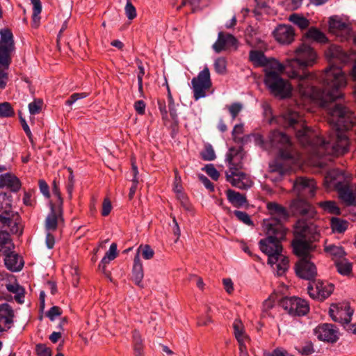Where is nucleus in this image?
I'll return each mask as SVG.
<instances>
[{
	"label": "nucleus",
	"instance_id": "nucleus-48",
	"mask_svg": "<svg viewBox=\"0 0 356 356\" xmlns=\"http://www.w3.org/2000/svg\"><path fill=\"white\" fill-rule=\"evenodd\" d=\"M201 157L204 161H213L215 159L216 154L210 144L205 145L204 150L201 152Z\"/></svg>",
	"mask_w": 356,
	"mask_h": 356
},
{
	"label": "nucleus",
	"instance_id": "nucleus-29",
	"mask_svg": "<svg viewBox=\"0 0 356 356\" xmlns=\"http://www.w3.org/2000/svg\"><path fill=\"white\" fill-rule=\"evenodd\" d=\"M15 249V245L7 231H0V252L2 254Z\"/></svg>",
	"mask_w": 356,
	"mask_h": 356
},
{
	"label": "nucleus",
	"instance_id": "nucleus-17",
	"mask_svg": "<svg viewBox=\"0 0 356 356\" xmlns=\"http://www.w3.org/2000/svg\"><path fill=\"white\" fill-rule=\"evenodd\" d=\"M309 259H300L296 264L295 269L296 275L299 277L310 282L314 280L317 272L315 265Z\"/></svg>",
	"mask_w": 356,
	"mask_h": 356
},
{
	"label": "nucleus",
	"instance_id": "nucleus-5",
	"mask_svg": "<svg viewBox=\"0 0 356 356\" xmlns=\"http://www.w3.org/2000/svg\"><path fill=\"white\" fill-rule=\"evenodd\" d=\"M324 179L323 186L327 191H334L339 199L346 206H356V184L348 179Z\"/></svg>",
	"mask_w": 356,
	"mask_h": 356
},
{
	"label": "nucleus",
	"instance_id": "nucleus-60",
	"mask_svg": "<svg viewBox=\"0 0 356 356\" xmlns=\"http://www.w3.org/2000/svg\"><path fill=\"white\" fill-rule=\"evenodd\" d=\"M31 1L33 4V18L35 20L42 12V4L40 0H31Z\"/></svg>",
	"mask_w": 356,
	"mask_h": 356
},
{
	"label": "nucleus",
	"instance_id": "nucleus-33",
	"mask_svg": "<svg viewBox=\"0 0 356 356\" xmlns=\"http://www.w3.org/2000/svg\"><path fill=\"white\" fill-rule=\"evenodd\" d=\"M305 37L318 43H326L327 38L320 30L315 27L310 28L305 34Z\"/></svg>",
	"mask_w": 356,
	"mask_h": 356
},
{
	"label": "nucleus",
	"instance_id": "nucleus-54",
	"mask_svg": "<svg viewBox=\"0 0 356 356\" xmlns=\"http://www.w3.org/2000/svg\"><path fill=\"white\" fill-rule=\"evenodd\" d=\"M297 350L303 355H309L314 352L313 344L311 341H306L300 348H296Z\"/></svg>",
	"mask_w": 356,
	"mask_h": 356
},
{
	"label": "nucleus",
	"instance_id": "nucleus-49",
	"mask_svg": "<svg viewBox=\"0 0 356 356\" xmlns=\"http://www.w3.org/2000/svg\"><path fill=\"white\" fill-rule=\"evenodd\" d=\"M235 216L237 218L238 220L243 222L244 224L253 226L254 223L250 218V216L245 211H241L238 210H236L234 211Z\"/></svg>",
	"mask_w": 356,
	"mask_h": 356
},
{
	"label": "nucleus",
	"instance_id": "nucleus-15",
	"mask_svg": "<svg viewBox=\"0 0 356 356\" xmlns=\"http://www.w3.org/2000/svg\"><path fill=\"white\" fill-rule=\"evenodd\" d=\"M315 179H294L293 191L300 198H310L315 195L316 189Z\"/></svg>",
	"mask_w": 356,
	"mask_h": 356
},
{
	"label": "nucleus",
	"instance_id": "nucleus-6",
	"mask_svg": "<svg viewBox=\"0 0 356 356\" xmlns=\"http://www.w3.org/2000/svg\"><path fill=\"white\" fill-rule=\"evenodd\" d=\"M243 149L242 147L238 149L230 148L229 152L226 154L225 161L228 165V170L225 172L227 179L238 177V178H245L247 174L243 169L241 159L243 156Z\"/></svg>",
	"mask_w": 356,
	"mask_h": 356
},
{
	"label": "nucleus",
	"instance_id": "nucleus-32",
	"mask_svg": "<svg viewBox=\"0 0 356 356\" xmlns=\"http://www.w3.org/2000/svg\"><path fill=\"white\" fill-rule=\"evenodd\" d=\"M6 289L15 294V300L19 304L24 302V289L18 283L7 284L6 285Z\"/></svg>",
	"mask_w": 356,
	"mask_h": 356
},
{
	"label": "nucleus",
	"instance_id": "nucleus-22",
	"mask_svg": "<svg viewBox=\"0 0 356 356\" xmlns=\"http://www.w3.org/2000/svg\"><path fill=\"white\" fill-rule=\"evenodd\" d=\"M266 207L273 217L270 219L264 220V222L276 220L280 225H283L282 221L286 220L289 217L286 208L274 202H268Z\"/></svg>",
	"mask_w": 356,
	"mask_h": 356
},
{
	"label": "nucleus",
	"instance_id": "nucleus-52",
	"mask_svg": "<svg viewBox=\"0 0 356 356\" xmlns=\"http://www.w3.org/2000/svg\"><path fill=\"white\" fill-rule=\"evenodd\" d=\"M124 11L127 17L130 20L134 19L136 17L137 14L136 8L131 3L130 0H127V2L124 8Z\"/></svg>",
	"mask_w": 356,
	"mask_h": 356
},
{
	"label": "nucleus",
	"instance_id": "nucleus-55",
	"mask_svg": "<svg viewBox=\"0 0 356 356\" xmlns=\"http://www.w3.org/2000/svg\"><path fill=\"white\" fill-rule=\"evenodd\" d=\"M255 144L264 149H269V140L266 141L263 136L259 134L252 135Z\"/></svg>",
	"mask_w": 356,
	"mask_h": 356
},
{
	"label": "nucleus",
	"instance_id": "nucleus-28",
	"mask_svg": "<svg viewBox=\"0 0 356 356\" xmlns=\"http://www.w3.org/2000/svg\"><path fill=\"white\" fill-rule=\"evenodd\" d=\"M227 197L228 201L234 207H241L248 203L246 197L244 195L241 194L238 192H236L234 190L228 189L226 191Z\"/></svg>",
	"mask_w": 356,
	"mask_h": 356
},
{
	"label": "nucleus",
	"instance_id": "nucleus-18",
	"mask_svg": "<svg viewBox=\"0 0 356 356\" xmlns=\"http://www.w3.org/2000/svg\"><path fill=\"white\" fill-rule=\"evenodd\" d=\"M314 333L317 338L323 341L334 343L338 339V331L332 324L325 323L316 327Z\"/></svg>",
	"mask_w": 356,
	"mask_h": 356
},
{
	"label": "nucleus",
	"instance_id": "nucleus-58",
	"mask_svg": "<svg viewBox=\"0 0 356 356\" xmlns=\"http://www.w3.org/2000/svg\"><path fill=\"white\" fill-rule=\"evenodd\" d=\"M202 170L204 171L211 178H218L220 176L218 171L213 164L206 165L202 168Z\"/></svg>",
	"mask_w": 356,
	"mask_h": 356
},
{
	"label": "nucleus",
	"instance_id": "nucleus-41",
	"mask_svg": "<svg viewBox=\"0 0 356 356\" xmlns=\"http://www.w3.org/2000/svg\"><path fill=\"white\" fill-rule=\"evenodd\" d=\"M226 48H227V46L225 39V34L222 32H220L216 42L213 44V49L216 53H220Z\"/></svg>",
	"mask_w": 356,
	"mask_h": 356
},
{
	"label": "nucleus",
	"instance_id": "nucleus-2",
	"mask_svg": "<svg viewBox=\"0 0 356 356\" xmlns=\"http://www.w3.org/2000/svg\"><path fill=\"white\" fill-rule=\"evenodd\" d=\"M268 138L269 149L273 148L279 152V158L269 165L270 171L281 176L291 175L298 156L293 151L289 136L279 130H273L270 133Z\"/></svg>",
	"mask_w": 356,
	"mask_h": 356
},
{
	"label": "nucleus",
	"instance_id": "nucleus-56",
	"mask_svg": "<svg viewBox=\"0 0 356 356\" xmlns=\"http://www.w3.org/2000/svg\"><path fill=\"white\" fill-rule=\"evenodd\" d=\"M302 0H284L283 4L287 10H295L299 8Z\"/></svg>",
	"mask_w": 356,
	"mask_h": 356
},
{
	"label": "nucleus",
	"instance_id": "nucleus-39",
	"mask_svg": "<svg viewBox=\"0 0 356 356\" xmlns=\"http://www.w3.org/2000/svg\"><path fill=\"white\" fill-rule=\"evenodd\" d=\"M134 349L136 356H143V343L140 333L134 330L133 332Z\"/></svg>",
	"mask_w": 356,
	"mask_h": 356
},
{
	"label": "nucleus",
	"instance_id": "nucleus-3",
	"mask_svg": "<svg viewBox=\"0 0 356 356\" xmlns=\"http://www.w3.org/2000/svg\"><path fill=\"white\" fill-rule=\"evenodd\" d=\"M263 227L266 236L259 241V247L268 256V264L273 266L282 256L281 242L285 238L286 232L284 225H280L276 220L264 221Z\"/></svg>",
	"mask_w": 356,
	"mask_h": 356
},
{
	"label": "nucleus",
	"instance_id": "nucleus-40",
	"mask_svg": "<svg viewBox=\"0 0 356 356\" xmlns=\"http://www.w3.org/2000/svg\"><path fill=\"white\" fill-rule=\"evenodd\" d=\"M231 184L239 189L247 190L252 187L253 181L252 179H227Z\"/></svg>",
	"mask_w": 356,
	"mask_h": 356
},
{
	"label": "nucleus",
	"instance_id": "nucleus-50",
	"mask_svg": "<svg viewBox=\"0 0 356 356\" xmlns=\"http://www.w3.org/2000/svg\"><path fill=\"white\" fill-rule=\"evenodd\" d=\"M227 108L232 116V120H234L241 111L243 105L241 103L234 102L229 106H227Z\"/></svg>",
	"mask_w": 356,
	"mask_h": 356
},
{
	"label": "nucleus",
	"instance_id": "nucleus-30",
	"mask_svg": "<svg viewBox=\"0 0 356 356\" xmlns=\"http://www.w3.org/2000/svg\"><path fill=\"white\" fill-rule=\"evenodd\" d=\"M348 225L349 222L343 218L332 217L330 220V227L334 233H344L347 230Z\"/></svg>",
	"mask_w": 356,
	"mask_h": 356
},
{
	"label": "nucleus",
	"instance_id": "nucleus-20",
	"mask_svg": "<svg viewBox=\"0 0 356 356\" xmlns=\"http://www.w3.org/2000/svg\"><path fill=\"white\" fill-rule=\"evenodd\" d=\"M15 317L12 307L8 303L0 305V332H4L11 327Z\"/></svg>",
	"mask_w": 356,
	"mask_h": 356
},
{
	"label": "nucleus",
	"instance_id": "nucleus-34",
	"mask_svg": "<svg viewBox=\"0 0 356 356\" xmlns=\"http://www.w3.org/2000/svg\"><path fill=\"white\" fill-rule=\"evenodd\" d=\"M11 197L6 193H0V214L13 212Z\"/></svg>",
	"mask_w": 356,
	"mask_h": 356
},
{
	"label": "nucleus",
	"instance_id": "nucleus-19",
	"mask_svg": "<svg viewBox=\"0 0 356 356\" xmlns=\"http://www.w3.org/2000/svg\"><path fill=\"white\" fill-rule=\"evenodd\" d=\"M329 31L337 36L346 38L349 35L350 28V25L343 21L341 17L333 16L330 18Z\"/></svg>",
	"mask_w": 356,
	"mask_h": 356
},
{
	"label": "nucleus",
	"instance_id": "nucleus-35",
	"mask_svg": "<svg viewBox=\"0 0 356 356\" xmlns=\"http://www.w3.org/2000/svg\"><path fill=\"white\" fill-rule=\"evenodd\" d=\"M21 186L20 179H0V188H6L11 192H17Z\"/></svg>",
	"mask_w": 356,
	"mask_h": 356
},
{
	"label": "nucleus",
	"instance_id": "nucleus-43",
	"mask_svg": "<svg viewBox=\"0 0 356 356\" xmlns=\"http://www.w3.org/2000/svg\"><path fill=\"white\" fill-rule=\"evenodd\" d=\"M289 259L282 254L279 261L275 264H277V273L278 275H282L286 272L289 268Z\"/></svg>",
	"mask_w": 356,
	"mask_h": 356
},
{
	"label": "nucleus",
	"instance_id": "nucleus-4",
	"mask_svg": "<svg viewBox=\"0 0 356 356\" xmlns=\"http://www.w3.org/2000/svg\"><path fill=\"white\" fill-rule=\"evenodd\" d=\"M287 74L286 64L273 62L267 69H264V83L270 92L275 97L285 99L291 95L292 86L291 83L282 77L284 72Z\"/></svg>",
	"mask_w": 356,
	"mask_h": 356
},
{
	"label": "nucleus",
	"instance_id": "nucleus-31",
	"mask_svg": "<svg viewBox=\"0 0 356 356\" xmlns=\"http://www.w3.org/2000/svg\"><path fill=\"white\" fill-rule=\"evenodd\" d=\"M324 251L327 254L339 259L342 258L346 254L342 246L327 243V241L324 244Z\"/></svg>",
	"mask_w": 356,
	"mask_h": 356
},
{
	"label": "nucleus",
	"instance_id": "nucleus-21",
	"mask_svg": "<svg viewBox=\"0 0 356 356\" xmlns=\"http://www.w3.org/2000/svg\"><path fill=\"white\" fill-rule=\"evenodd\" d=\"M275 40L280 44H288L294 40V30L289 25L280 24L273 31Z\"/></svg>",
	"mask_w": 356,
	"mask_h": 356
},
{
	"label": "nucleus",
	"instance_id": "nucleus-24",
	"mask_svg": "<svg viewBox=\"0 0 356 356\" xmlns=\"http://www.w3.org/2000/svg\"><path fill=\"white\" fill-rule=\"evenodd\" d=\"M249 60L256 67H264V69L270 67L273 62H279L275 58H267L264 53L259 50H251L249 52Z\"/></svg>",
	"mask_w": 356,
	"mask_h": 356
},
{
	"label": "nucleus",
	"instance_id": "nucleus-26",
	"mask_svg": "<svg viewBox=\"0 0 356 356\" xmlns=\"http://www.w3.org/2000/svg\"><path fill=\"white\" fill-rule=\"evenodd\" d=\"M144 277L143 267L138 254H136L134 259V265L132 268V280L135 284L140 288H143V279Z\"/></svg>",
	"mask_w": 356,
	"mask_h": 356
},
{
	"label": "nucleus",
	"instance_id": "nucleus-10",
	"mask_svg": "<svg viewBox=\"0 0 356 356\" xmlns=\"http://www.w3.org/2000/svg\"><path fill=\"white\" fill-rule=\"evenodd\" d=\"M334 286L332 283L321 280H314L309 282L307 292L309 296L314 300L323 301L334 291Z\"/></svg>",
	"mask_w": 356,
	"mask_h": 356
},
{
	"label": "nucleus",
	"instance_id": "nucleus-27",
	"mask_svg": "<svg viewBox=\"0 0 356 356\" xmlns=\"http://www.w3.org/2000/svg\"><path fill=\"white\" fill-rule=\"evenodd\" d=\"M326 57L330 60L337 59L340 63H346L348 56L346 52L343 51L341 47L337 45H330L325 51Z\"/></svg>",
	"mask_w": 356,
	"mask_h": 356
},
{
	"label": "nucleus",
	"instance_id": "nucleus-61",
	"mask_svg": "<svg viewBox=\"0 0 356 356\" xmlns=\"http://www.w3.org/2000/svg\"><path fill=\"white\" fill-rule=\"evenodd\" d=\"M61 309L58 306H54L47 313V316L51 320L54 321L56 316L61 314Z\"/></svg>",
	"mask_w": 356,
	"mask_h": 356
},
{
	"label": "nucleus",
	"instance_id": "nucleus-38",
	"mask_svg": "<svg viewBox=\"0 0 356 356\" xmlns=\"http://www.w3.org/2000/svg\"><path fill=\"white\" fill-rule=\"evenodd\" d=\"M290 22L298 26L300 29H305L309 26V22L308 19L298 14L293 13L289 17Z\"/></svg>",
	"mask_w": 356,
	"mask_h": 356
},
{
	"label": "nucleus",
	"instance_id": "nucleus-42",
	"mask_svg": "<svg viewBox=\"0 0 356 356\" xmlns=\"http://www.w3.org/2000/svg\"><path fill=\"white\" fill-rule=\"evenodd\" d=\"M15 115V111L8 102L0 103V118H10Z\"/></svg>",
	"mask_w": 356,
	"mask_h": 356
},
{
	"label": "nucleus",
	"instance_id": "nucleus-16",
	"mask_svg": "<svg viewBox=\"0 0 356 356\" xmlns=\"http://www.w3.org/2000/svg\"><path fill=\"white\" fill-rule=\"evenodd\" d=\"M291 245L293 253L300 259H310L311 253L316 249V245L313 243L297 237L292 241Z\"/></svg>",
	"mask_w": 356,
	"mask_h": 356
},
{
	"label": "nucleus",
	"instance_id": "nucleus-13",
	"mask_svg": "<svg viewBox=\"0 0 356 356\" xmlns=\"http://www.w3.org/2000/svg\"><path fill=\"white\" fill-rule=\"evenodd\" d=\"M289 210L293 216H300L307 218H314L316 214L314 207L306 200L300 197L291 201Z\"/></svg>",
	"mask_w": 356,
	"mask_h": 356
},
{
	"label": "nucleus",
	"instance_id": "nucleus-59",
	"mask_svg": "<svg viewBox=\"0 0 356 356\" xmlns=\"http://www.w3.org/2000/svg\"><path fill=\"white\" fill-rule=\"evenodd\" d=\"M264 356H294L283 348H276L270 353H264Z\"/></svg>",
	"mask_w": 356,
	"mask_h": 356
},
{
	"label": "nucleus",
	"instance_id": "nucleus-37",
	"mask_svg": "<svg viewBox=\"0 0 356 356\" xmlns=\"http://www.w3.org/2000/svg\"><path fill=\"white\" fill-rule=\"evenodd\" d=\"M319 206L323 209L324 211L331 214L339 215L341 213L340 208L337 206L334 201H324L319 203Z\"/></svg>",
	"mask_w": 356,
	"mask_h": 356
},
{
	"label": "nucleus",
	"instance_id": "nucleus-23",
	"mask_svg": "<svg viewBox=\"0 0 356 356\" xmlns=\"http://www.w3.org/2000/svg\"><path fill=\"white\" fill-rule=\"evenodd\" d=\"M63 221V209L60 205L57 209L54 204H51V211L45 220V228L47 231H55L57 229L59 221Z\"/></svg>",
	"mask_w": 356,
	"mask_h": 356
},
{
	"label": "nucleus",
	"instance_id": "nucleus-25",
	"mask_svg": "<svg viewBox=\"0 0 356 356\" xmlns=\"http://www.w3.org/2000/svg\"><path fill=\"white\" fill-rule=\"evenodd\" d=\"M6 267L13 272L20 271L24 266L22 258L13 250L3 254Z\"/></svg>",
	"mask_w": 356,
	"mask_h": 356
},
{
	"label": "nucleus",
	"instance_id": "nucleus-44",
	"mask_svg": "<svg viewBox=\"0 0 356 356\" xmlns=\"http://www.w3.org/2000/svg\"><path fill=\"white\" fill-rule=\"evenodd\" d=\"M136 254H138L139 257L140 254H141L145 259H150L154 257V251L149 245H141L138 248Z\"/></svg>",
	"mask_w": 356,
	"mask_h": 356
},
{
	"label": "nucleus",
	"instance_id": "nucleus-7",
	"mask_svg": "<svg viewBox=\"0 0 356 356\" xmlns=\"http://www.w3.org/2000/svg\"><path fill=\"white\" fill-rule=\"evenodd\" d=\"M191 83V88L193 90L195 100L197 101L201 98L206 97L212 87V81L209 67L205 66L196 76L192 79Z\"/></svg>",
	"mask_w": 356,
	"mask_h": 356
},
{
	"label": "nucleus",
	"instance_id": "nucleus-9",
	"mask_svg": "<svg viewBox=\"0 0 356 356\" xmlns=\"http://www.w3.org/2000/svg\"><path fill=\"white\" fill-rule=\"evenodd\" d=\"M354 310L348 305L337 307L336 311L330 310V315L335 322L340 323L349 333L356 335V323L351 324Z\"/></svg>",
	"mask_w": 356,
	"mask_h": 356
},
{
	"label": "nucleus",
	"instance_id": "nucleus-11",
	"mask_svg": "<svg viewBox=\"0 0 356 356\" xmlns=\"http://www.w3.org/2000/svg\"><path fill=\"white\" fill-rule=\"evenodd\" d=\"M295 235L298 238L314 242L318 239L319 233L317 227L312 222L304 219L298 220L295 227Z\"/></svg>",
	"mask_w": 356,
	"mask_h": 356
},
{
	"label": "nucleus",
	"instance_id": "nucleus-12",
	"mask_svg": "<svg viewBox=\"0 0 356 356\" xmlns=\"http://www.w3.org/2000/svg\"><path fill=\"white\" fill-rule=\"evenodd\" d=\"M0 62L7 65L10 54L15 49L13 35L8 29H2L0 31Z\"/></svg>",
	"mask_w": 356,
	"mask_h": 356
},
{
	"label": "nucleus",
	"instance_id": "nucleus-63",
	"mask_svg": "<svg viewBox=\"0 0 356 356\" xmlns=\"http://www.w3.org/2000/svg\"><path fill=\"white\" fill-rule=\"evenodd\" d=\"M111 209L112 206L111 201L108 198L104 199L102 204V215L103 216H107L110 213Z\"/></svg>",
	"mask_w": 356,
	"mask_h": 356
},
{
	"label": "nucleus",
	"instance_id": "nucleus-51",
	"mask_svg": "<svg viewBox=\"0 0 356 356\" xmlns=\"http://www.w3.org/2000/svg\"><path fill=\"white\" fill-rule=\"evenodd\" d=\"M256 6L254 8L255 15H261L262 13H268V6L267 3L264 0H255Z\"/></svg>",
	"mask_w": 356,
	"mask_h": 356
},
{
	"label": "nucleus",
	"instance_id": "nucleus-46",
	"mask_svg": "<svg viewBox=\"0 0 356 356\" xmlns=\"http://www.w3.org/2000/svg\"><path fill=\"white\" fill-rule=\"evenodd\" d=\"M213 66L216 73L224 74L227 70V60L223 57H219L215 60Z\"/></svg>",
	"mask_w": 356,
	"mask_h": 356
},
{
	"label": "nucleus",
	"instance_id": "nucleus-57",
	"mask_svg": "<svg viewBox=\"0 0 356 356\" xmlns=\"http://www.w3.org/2000/svg\"><path fill=\"white\" fill-rule=\"evenodd\" d=\"M35 351L38 356H51V348L47 347L43 343H38L36 345Z\"/></svg>",
	"mask_w": 356,
	"mask_h": 356
},
{
	"label": "nucleus",
	"instance_id": "nucleus-36",
	"mask_svg": "<svg viewBox=\"0 0 356 356\" xmlns=\"http://www.w3.org/2000/svg\"><path fill=\"white\" fill-rule=\"evenodd\" d=\"M337 270L342 275H349L352 273V264L346 259L335 262Z\"/></svg>",
	"mask_w": 356,
	"mask_h": 356
},
{
	"label": "nucleus",
	"instance_id": "nucleus-47",
	"mask_svg": "<svg viewBox=\"0 0 356 356\" xmlns=\"http://www.w3.org/2000/svg\"><path fill=\"white\" fill-rule=\"evenodd\" d=\"M43 106L42 99H35L29 104V110L31 115H36L40 113Z\"/></svg>",
	"mask_w": 356,
	"mask_h": 356
},
{
	"label": "nucleus",
	"instance_id": "nucleus-64",
	"mask_svg": "<svg viewBox=\"0 0 356 356\" xmlns=\"http://www.w3.org/2000/svg\"><path fill=\"white\" fill-rule=\"evenodd\" d=\"M105 255L108 257L111 260H113L118 255L117 253V244L113 243L109 248L108 251H107Z\"/></svg>",
	"mask_w": 356,
	"mask_h": 356
},
{
	"label": "nucleus",
	"instance_id": "nucleus-14",
	"mask_svg": "<svg viewBox=\"0 0 356 356\" xmlns=\"http://www.w3.org/2000/svg\"><path fill=\"white\" fill-rule=\"evenodd\" d=\"M19 221L20 217L15 211L0 214V229L1 231H7L13 234L21 235L22 231L19 227Z\"/></svg>",
	"mask_w": 356,
	"mask_h": 356
},
{
	"label": "nucleus",
	"instance_id": "nucleus-62",
	"mask_svg": "<svg viewBox=\"0 0 356 356\" xmlns=\"http://www.w3.org/2000/svg\"><path fill=\"white\" fill-rule=\"evenodd\" d=\"M87 97V94L85 92L82 93H73L70 98L65 102V104L72 106L78 99H83Z\"/></svg>",
	"mask_w": 356,
	"mask_h": 356
},
{
	"label": "nucleus",
	"instance_id": "nucleus-1",
	"mask_svg": "<svg viewBox=\"0 0 356 356\" xmlns=\"http://www.w3.org/2000/svg\"><path fill=\"white\" fill-rule=\"evenodd\" d=\"M317 54L312 47L302 44L294 52V57L286 60L287 75L298 81V90L302 97L318 103L328 110L329 122L333 131L327 139L318 136L305 125L296 111L287 110L276 118L277 124L296 131L298 142L309 154L311 165L323 169L332 156L343 154L348 150L349 140L345 131L356 123L353 112L343 104L335 102L343 97L341 89L346 86V77L340 67L330 65L319 76L306 72L312 66Z\"/></svg>",
	"mask_w": 356,
	"mask_h": 356
},
{
	"label": "nucleus",
	"instance_id": "nucleus-45",
	"mask_svg": "<svg viewBox=\"0 0 356 356\" xmlns=\"http://www.w3.org/2000/svg\"><path fill=\"white\" fill-rule=\"evenodd\" d=\"M326 172L324 178H350L343 170L335 168L328 169Z\"/></svg>",
	"mask_w": 356,
	"mask_h": 356
},
{
	"label": "nucleus",
	"instance_id": "nucleus-53",
	"mask_svg": "<svg viewBox=\"0 0 356 356\" xmlns=\"http://www.w3.org/2000/svg\"><path fill=\"white\" fill-rule=\"evenodd\" d=\"M159 109L161 112L162 120L165 126H168V111L166 109V105L165 101H158Z\"/></svg>",
	"mask_w": 356,
	"mask_h": 356
},
{
	"label": "nucleus",
	"instance_id": "nucleus-8",
	"mask_svg": "<svg viewBox=\"0 0 356 356\" xmlns=\"http://www.w3.org/2000/svg\"><path fill=\"white\" fill-rule=\"evenodd\" d=\"M280 305L293 316H302L309 312L308 302L297 297H285L280 302Z\"/></svg>",
	"mask_w": 356,
	"mask_h": 356
}]
</instances>
